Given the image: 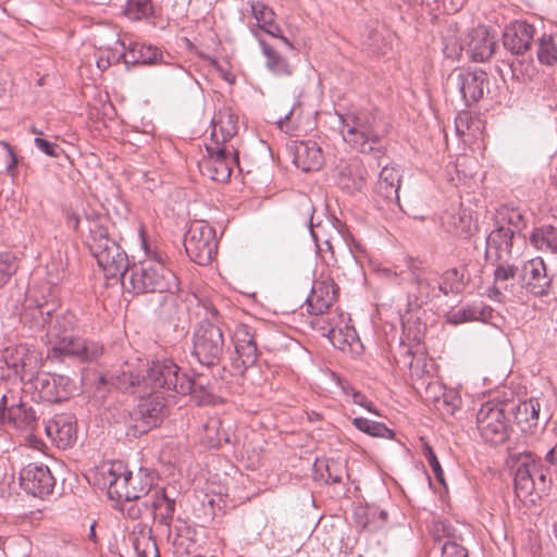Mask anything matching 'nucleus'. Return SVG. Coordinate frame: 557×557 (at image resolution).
Listing matches in <instances>:
<instances>
[{"instance_id":"bb28decb","label":"nucleus","mask_w":557,"mask_h":557,"mask_svg":"<svg viewBox=\"0 0 557 557\" xmlns=\"http://www.w3.org/2000/svg\"><path fill=\"white\" fill-rule=\"evenodd\" d=\"M515 236L504 224L497 225L486 237L485 258L488 261L508 260L511 257Z\"/></svg>"},{"instance_id":"f257e3e1","label":"nucleus","mask_w":557,"mask_h":557,"mask_svg":"<svg viewBox=\"0 0 557 557\" xmlns=\"http://www.w3.org/2000/svg\"><path fill=\"white\" fill-rule=\"evenodd\" d=\"M180 367L171 359L144 364L139 359L126 361L121 369L101 376L102 383L133 395L161 394L166 398L180 395L183 379Z\"/></svg>"},{"instance_id":"9b49d317","label":"nucleus","mask_w":557,"mask_h":557,"mask_svg":"<svg viewBox=\"0 0 557 557\" xmlns=\"http://www.w3.org/2000/svg\"><path fill=\"white\" fill-rule=\"evenodd\" d=\"M108 37L113 39L112 44H100V50L109 52L107 63L124 61L125 64H152L156 63L158 58L162 54L157 47L140 42H131L128 46L120 38L114 29H107Z\"/></svg>"},{"instance_id":"338daca9","label":"nucleus","mask_w":557,"mask_h":557,"mask_svg":"<svg viewBox=\"0 0 557 557\" xmlns=\"http://www.w3.org/2000/svg\"><path fill=\"white\" fill-rule=\"evenodd\" d=\"M122 511L126 512V516L132 520H137L143 517V509H140L139 504H132L128 507H122Z\"/></svg>"},{"instance_id":"4468645a","label":"nucleus","mask_w":557,"mask_h":557,"mask_svg":"<svg viewBox=\"0 0 557 557\" xmlns=\"http://www.w3.org/2000/svg\"><path fill=\"white\" fill-rule=\"evenodd\" d=\"M184 247L193 262L200 265L210 263L218 248L214 228L208 223L191 224L184 236Z\"/></svg>"},{"instance_id":"37998d69","label":"nucleus","mask_w":557,"mask_h":557,"mask_svg":"<svg viewBox=\"0 0 557 557\" xmlns=\"http://www.w3.org/2000/svg\"><path fill=\"white\" fill-rule=\"evenodd\" d=\"M465 285L463 272H460L457 268L446 270L438 278V290L444 296L460 293Z\"/></svg>"},{"instance_id":"13d9d810","label":"nucleus","mask_w":557,"mask_h":557,"mask_svg":"<svg viewBox=\"0 0 557 557\" xmlns=\"http://www.w3.org/2000/svg\"><path fill=\"white\" fill-rule=\"evenodd\" d=\"M541 410L540 401L536 398H530L518 405V414L524 416L527 422H536Z\"/></svg>"},{"instance_id":"4c0bfd02","label":"nucleus","mask_w":557,"mask_h":557,"mask_svg":"<svg viewBox=\"0 0 557 557\" xmlns=\"http://www.w3.org/2000/svg\"><path fill=\"white\" fill-rule=\"evenodd\" d=\"M400 177V169L398 166H383L379 174L376 193L388 201H398Z\"/></svg>"},{"instance_id":"09e8293b","label":"nucleus","mask_w":557,"mask_h":557,"mask_svg":"<svg viewBox=\"0 0 557 557\" xmlns=\"http://www.w3.org/2000/svg\"><path fill=\"white\" fill-rule=\"evenodd\" d=\"M499 224H504L505 228L511 230L517 235L524 227L525 222L523 214L518 209L510 208L504 209L499 213L497 225Z\"/></svg>"},{"instance_id":"3c124183","label":"nucleus","mask_w":557,"mask_h":557,"mask_svg":"<svg viewBox=\"0 0 557 557\" xmlns=\"http://www.w3.org/2000/svg\"><path fill=\"white\" fill-rule=\"evenodd\" d=\"M512 76L523 83L531 82L537 76V69L532 59L517 60L511 64Z\"/></svg>"},{"instance_id":"aec40b11","label":"nucleus","mask_w":557,"mask_h":557,"mask_svg":"<svg viewBox=\"0 0 557 557\" xmlns=\"http://www.w3.org/2000/svg\"><path fill=\"white\" fill-rule=\"evenodd\" d=\"M519 277L525 290L534 296L543 297L550 292L552 277L547 273L544 260L540 257L523 262Z\"/></svg>"},{"instance_id":"680f3d73","label":"nucleus","mask_w":557,"mask_h":557,"mask_svg":"<svg viewBox=\"0 0 557 557\" xmlns=\"http://www.w3.org/2000/svg\"><path fill=\"white\" fill-rule=\"evenodd\" d=\"M34 144L38 150L49 157L58 158L62 151L59 145L39 136L35 137Z\"/></svg>"},{"instance_id":"393cba45","label":"nucleus","mask_w":557,"mask_h":557,"mask_svg":"<svg viewBox=\"0 0 557 557\" xmlns=\"http://www.w3.org/2000/svg\"><path fill=\"white\" fill-rule=\"evenodd\" d=\"M367 170L360 159L351 158L337 165L336 184L349 195L361 193L366 187Z\"/></svg>"},{"instance_id":"2f4dec72","label":"nucleus","mask_w":557,"mask_h":557,"mask_svg":"<svg viewBox=\"0 0 557 557\" xmlns=\"http://www.w3.org/2000/svg\"><path fill=\"white\" fill-rule=\"evenodd\" d=\"M335 298L336 290L333 281L315 282L306 299L309 313L323 314L333 305Z\"/></svg>"},{"instance_id":"f704fd0d","label":"nucleus","mask_w":557,"mask_h":557,"mask_svg":"<svg viewBox=\"0 0 557 557\" xmlns=\"http://www.w3.org/2000/svg\"><path fill=\"white\" fill-rule=\"evenodd\" d=\"M442 226L450 234L467 237L472 233L471 214L463 209L446 210L441 216Z\"/></svg>"},{"instance_id":"8fccbe9b","label":"nucleus","mask_w":557,"mask_h":557,"mask_svg":"<svg viewBox=\"0 0 557 557\" xmlns=\"http://www.w3.org/2000/svg\"><path fill=\"white\" fill-rule=\"evenodd\" d=\"M480 120L473 117L470 112L461 111L455 119V129L458 136H475V131L480 128Z\"/></svg>"},{"instance_id":"58836bf2","label":"nucleus","mask_w":557,"mask_h":557,"mask_svg":"<svg viewBox=\"0 0 557 557\" xmlns=\"http://www.w3.org/2000/svg\"><path fill=\"white\" fill-rule=\"evenodd\" d=\"M530 242L537 250L557 252V227L550 224L534 227Z\"/></svg>"},{"instance_id":"5fc2aeb1","label":"nucleus","mask_w":557,"mask_h":557,"mask_svg":"<svg viewBox=\"0 0 557 557\" xmlns=\"http://www.w3.org/2000/svg\"><path fill=\"white\" fill-rule=\"evenodd\" d=\"M490 262L493 264L497 263V267L494 270V284L496 285H503L509 278H513L518 273L520 274L519 267L509 263L508 260Z\"/></svg>"},{"instance_id":"20e7f679","label":"nucleus","mask_w":557,"mask_h":557,"mask_svg":"<svg viewBox=\"0 0 557 557\" xmlns=\"http://www.w3.org/2000/svg\"><path fill=\"white\" fill-rule=\"evenodd\" d=\"M343 140L361 153L383 154L382 139L388 134L389 125L377 111L357 110L337 113Z\"/></svg>"},{"instance_id":"6ab92c4d","label":"nucleus","mask_w":557,"mask_h":557,"mask_svg":"<svg viewBox=\"0 0 557 557\" xmlns=\"http://www.w3.org/2000/svg\"><path fill=\"white\" fill-rule=\"evenodd\" d=\"M323 323L325 325L320 327L322 335L326 336L335 348L359 354L362 348L360 339L354 326L344 323L343 315L334 317L332 320L323 321Z\"/></svg>"},{"instance_id":"7ed1b4c3","label":"nucleus","mask_w":557,"mask_h":557,"mask_svg":"<svg viewBox=\"0 0 557 557\" xmlns=\"http://www.w3.org/2000/svg\"><path fill=\"white\" fill-rule=\"evenodd\" d=\"M156 478L154 471L148 468H139L134 474L120 460L104 462L95 473L96 484L116 503L148 499L157 487Z\"/></svg>"},{"instance_id":"423d86ee","label":"nucleus","mask_w":557,"mask_h":557,"mask_svg":"<svg viewBox=\"0 0 557 557\" xmlns=\"http://www.w3.org/2000/svg\"><path fill=\"white\" fill-rule=\"evenodd\" d=\"M88 235L85 243L106 277L117 278L128 270V257L114 238L109 235L108 220L95 211L85 212Z\"/></svg>"},{"instance_id":"f3484780","label":"nucleus","mask_w":557,"mask_h":557,"mask_svg":"<svg viewBox=\"0 0 557 557\" xmlns=\"http://www.w3.org/2000/svg\"><path fill=\"white\" fill-rule=\"evenodd\" d=\"M407 267L411 281L416 285V292L408 295V306L410 308H420L423 304L442 295L438 290V274L436 271L422 267V262L413 259L408 261Z\"/></svg>"},{"instance_id":"a211bd4d","label":"nucleus","mask_w":557,"mask_h":557,"mask_svg":"<svg viewBox=\"0 0 557 557\" xmlns=\"http://www.w3.org/2000/svg\"><path fill=\"white\" fill-rule=\"evenodd\" d=\"M20 485L27 494L42 499L53 492L55 479L47 466L34 462L21 470Z\"/></svg>"},{"instance_id":"e2e57ef3","label":"nucleus","mask_w":557,"mask_h":557,"mask_svg":"<svg viewBox=\"0 0 557 557\" xmlns=\"http://www.w3.org/2000/svg\"><path fill=\"white\" fill-rule=\"evenodd\" d=\"M298 106H299L298 103H295L293 106V108H290V110L287 113H285L283 116H281L277 120V125L282 131L289 133L290 131H293L297 127V122H294L293 117H294L295 109Z\"/></svg>"},{"instance_id":"cd10ccee","label":"nucleus","mask_w":557,"mask_h":557,"mask_svg":"<svg viewBox=\"0 0 557 557\" xmlns=\"http://www.w3.org/2000/svg\"><path fill=\"white\" fill-rule=\"evenodd\" d=\"M145 510L150 511V516L161 527H169L173 522L175 513V499L171 498L163 487L157 486L151 496L145 499Z\"/></svg>"},{"instance_id":"bf43d9fd","label":"nucleus","mask_w":557,"mask_h":557,"mask_svg":"<svg viewBox=\"0 0 557 557\" xmlns=\"http://www.w3.org/2000/svg\"><path fill=\"white\" fill-rule=\"evenodd\" d=\"M423 454H424V457L428 460L436 480L440 483L444 484L445 483L444 471H443L441 463H440L435 453L433 451L432 447L426 444L424 446Z\"/></svg>"},{"instance_id":"b1692460","label":"nucleus","mask_w":557,"mask_h":557,"mask_svg":"<svg viewBox=\"0 0 557 557\" xmlns=\"http://www.w3.org/2000/svg\"><path fill=\"white\" fill-rule=\"evenodd\" d=\"M535 28L525 21H515L505 27L503 46L515 55H523L534 40Z\"/></svg>"},{"instance_id":"864d4df0","label":"nucleus","mask_w":557,"mask_h":557,"mask_svg":"<svg viewBox=\"0 0 557 557\" xmlns=\"http://www.w3.org/2000/svg\"><path fill=\"white\" fill-rule=\"evenodd\" d=\"M16 270L15 256L12 252H0V288L9 283Z\"/></svg>"},{"instance_id":"6e6552de","label":"nucleus","mask_w":557,"mask_h":557,"mask_svg":"<svg viewBox=\"0 0 557 557\" xmlns=\"http://www.w3.org/2000/svg\"><path fill=\"white\" fill-rule=\"evenodd\" d=\"M76 317L66 311L52 314L47 324L46 338L53 357H72L79 361H96L103 347L94 341L75 336Z\"/></svg>"},{"instance_id":"de8ad7c7","label":"nucleus","mask_w":557,"mask_h":557,"mask_svg":"<svg viewBox=\"0 0 557 557\" xmlns=\"http://www.w3.org/2000/svg\"><path fill=\"white\" fill-rule=\"evenodd\" d=\"M124 13L133 21L147 18L153 14L151 0H127Z\"/></svg>"},{"instance_id":"79ce46f5","label":"nucleus","mask_w":557,"mask_h":557,"mask_svg":"<svg viewBox=\"0 0 557 557\" xmlns=\"http://www.w3.org/2000/svg\"><path fill=\"white\" fill-rule=\"evenodd\" d=\"M441 530L446 540L441 547V557H469L468 549L458 542V536L451 525L440 523Z\"/></svg>"},{"instance_id":"c85d7f7f","label":"nucleus","mask_w":557,"mask_h":557,"mask_svg":"<svg viewBox=\"0 0 557 557\" xmlns=\"http://www.w3.org/2000/svg\"><path fill=\"white\" fill-rule=\"evenodd\" d=\"M235 351L246 370L258 360V347L251 329L246 324L238 325L233 335Z\"/></svg>"},{"instance_id":"c9c22d12","label":"nucleus","mask_w":557,"mask_h":557,"mask_svg":"<svg viewBox=\"0 0 557 557\" xmlns=\"http://www.w3.org/2000/svg\"><path fill=\"white\" fill-rule=\"evenodd\" d=\"M191 394L199 404H207L213 396V387L203 374L187 376L183 374L180 386V395Z\"/></svg>"},{"instance_id":"a19ab883","label":"nucleus","mask_w":557,"mask_h":557,"mask_svg":"<svg viewBox=\"0 0 557 557\" xmlns=\"http://www.w3.org/2000/svg\"><path fill=\"white\" fill-rule=\"evenodd\" d=\"M536 58L542 65H557V41L552 34L544 33L537 38Z\"/></svg>"},{"instance_id":"ddd939ff","label":"nucleus","mask_w":557,"mask_h":557,"mask_svg":"<svg viewBox=\"0 0 557 557\" xmlns=\"http://www.w3.org/2000/svg\"><path fill=\"white\" fill-rule=\"evenodd\" d=\"M36 401L62 403L73 393L74 382L66 375L40 371L27 384Z\"/></svg>"},{"instance_id":"412c9836","label":"nucleus","mask_w":557,"mask_h":557,"mask_svg":"<svg viewBox=\"0 0 557 557\" xmlns=\"http://www.w3.org/2000/svg\"><path fill=\"white\" fill-rule=\"evenodd\" d=\"M139 403L133 412V419L138 423L136 428L141 433L157 426L163 417L168 398L161 394L137 395Z\"/></svg>"},{"instance_id":"603ef678","label":"nucleus","mask_w":557,"mask_h":557,"mask_svg":"<svg viewBox=\"0 0 557 557\" xmlns=\"http://www.w3.org/2000/svg\"><path fill=\"white\" fill-rule=\"evenodd\" d=\"M362 45L371 53L384 54L388 44L380 30L371 28L367 29Z\"/></svg>"},{"instance_id":"4be33fe9","label":"nucleus","mask_w":557,"mask_h":557,"mask_svg":"<svg viewBox=\"0 0 557 557\" xmlns=\"http://www.w3.org/2000/svg\"><path fill=\"white\" fill-rule=\"evenodd\" d=\"M208 159L202 164V172L212 181L226 182L232 174V165L237 162L236 157L232 158L224 145L212 144L207 146Z\"/></svg>"},{"instance_id":"69168bd1","label":"nucleus","mask_w":557,"mask_h":557,"mask_svg":"<svg viewBox=\"0 0 557 557\" xmlns=\"http://www.w3.org/2000/svg\"><path fill=\"white\" fill-rule=\"evenodd\" d=\"M64 215L67 227L72 228L75 232H78L81 224L79 214L72 210L71 208H67L64 210Z\"/></svg>"},{"instance_id":"473e14b6","label":"nucleus","mask_w":557,"mask_h":557,"mask_svg":"<svg viewBox=\"0 0 557 557\" xmlns=\"http://www.w3.org/2000/svg\"><path fill=\"white\" fill-rule=\"evenodd\" d=\"M259 46L264 58L265 69L274 76L287 78L294 75L296 65L292 64L282 53L264 39L259 38Z\"/></svg>"},{"instance_id":"1a4fd4ad","label":"nucleus","mask_w":557,"mask_h":557,"mask_svg":"<svg viewBox=\"0 0 557 557\" xmlns=\"http://www.w3.org/2000/svg\"><path fill=\"white\" fill-rule=\"evenodd\" d=\"M513 484L520 499L530 498L534 503V496L540 498L549 491L552 480L548 476V470L540 460H536L532 454H524L518 458Z\"/></svg>"},{"instance_id":"c03bdc74","label":"nucleus","mask_w":557,"mask_h":557,"mask_svg":"<svg viewBox=\"0 0 557 557\" xmlns=\"http://www.w3.org/2000/svg\"><path fill=\"white\" fill-rule=\"evenodd\" d=\"M352 424L360 432H363L373 437L392 440L395 436V432L387 428L384 423L372 421L363 417L354 418Z\"/></svg>"},{"instance_id":"7c9ffc66","label":"nucleus","mask_w":557,"mask_h":557,"mask_svg":"<svg viewBox=\"0 0 557 557\" xmlns=\"http://www.w3.org/2000/svg\"><path fill=\"white\" fill-rule=\"evenodd\" d=\"M496 41L490 30L484 26H478L469 33L467 52L475 62L488 60L495 50Z\"/></svg>"},{"instance_id":"0e129e2a","label":"nucleus","mask_w":557,"mask_h":557,"mask_svg":"<svg viewBox=\"0 0 557 557\" xmlns=\"http://www.w3.org/2000/svg\"><path fill=\"white\" fill-rule=\"evenodd\" d=\"M349 398L354 404L364 408L367 411L377 414V411L373 407L372 401L369 400L367 396L362 394L360 391L357 389L356 392H354Z\"/></svg>"},{"instance_id":"4d7b16f0","label":"nucleus","mask_w":557,"mask_h":557,"mask_svg":"<svg viewBox=\"0 0 557 557\" xmlns=\"http://www.w3.org/2000/svg\"><path fill=\"white\" fill-rule=\"evenodd\" d=\"M253 17L260 29L274 22V12L271 8L261 2H252L250 4Z\"/></svg>"},{"instance_id":"0eeeda50","label":"nucleus","mask_w":557,"mask_h":557,"mask_svg":"<svg viewBox=\"0 0 557 557\" xmlns=\"http://www.w3.org/2000/svg\"><path fill=\"white\" fill-rule=\"evenodd\" d=\"M88 235L85 243L106 277L117 278L128 270V257L114 238L109 235L108 220L95 211L85 212Z\"/></svg>"},{"instance_id":"2eb2a0df","label":"nucleus","mask_w":557,"mask_h":557,"mask_svg":"<svg viewBox=\"0 0 557 557\" xmlns=\"http://www.w3.org/2000/svg\"><path fill=\"white\" fill-rule=\"evenodd\" d=\"M3 360L25 386L40 372L44 366L41 352L27 344L7 347Z\"/></svg>"},{"instance_id":"6e6d98bb","label":"nucleus","mask_w":557,"mask_h":557,"mask_svg":"<svg viewBox=\"0 0 557 557\" xmlns=\"http://www.w3.org/2000/svg\"><path fill=\"white\" fill-rule=\"evenodd\" d=\"M437 408H443L448 414H454L461 405V398L454 389H445L442 396L435 398Z\"/></svg>"},{"instance_id":"ea45409f","label":"nucleus","mask_w":557,"mask_h":557,"mask_svg":"<svg viewBox=\"0 0 557 557\" xmlns=\"http://www.w3.org/2000/svg\"><path fill=\"white\" fill-rule=\"evenodd\" d=\"M51 315L52 310L47 306H27L21 314V321L30 330H41L47 327Z\"/></svg>"},{"instance_id":"5701e85b","label":"nucleus","mask_w":557,"mask_h":557,"mask_svg":"<svg viewBox=\"0 0 557 557\" xmlns=\"http://www.w3.org/2000/svg\"><path fill=\"white\" fill-rule=\"evenodd\" d=\"M45 432L58 448H70L77 440L76 419L71 413L55 414L45 422Z\"/></svg>"},{"instance_id":"39448f33","label":"nucleus","mask_w":557,"mask_h":557,"mask_svg":"<svg viewBox=\"0 0 557 557\" xmlns=\"http://www.w3.org/2000/svg\"><path fill=\"white\" fill-rule=\"evenodd\" d=\"M88 235L85 243L106 277L117 278L128 270V257L114 238L109 235L108 220L95 211L85 212Z\"/></svg>"},{"instance_id":"f03ea898","label":"nucleus","mask_w":557,"mask_h":557,"mask_svg":"<svg viewBox=\"0 0 557 557\" xmlns=\"http://www.w3.org/2000/svg\"><path fill=\"white\" fill-rule=\"evenodd\" d=\"M139 242L145 258L129 269L128 282L132 290L136 294L177 290V277L166 265V253L157 242L146 236L144 227L139 228Z\"/></svg>"},{"instance_id":"dca6fc26","label":"nucleus","mask_w":557,"mask_h":557,"mask_svg":"<svg viewBox=\"0 0 557 557\" xmlns=\"http://www.w3.org/2000/svg\"><path fill=\"white\" fill-rule=\"evenodd\" d=\"M476 425L485 442L497 445L508 438L509 420L500 404H483L476 414Z\"/></svg>"},{"instance_id":"052dcab7","label":"nucleus","mask_w":557,"mask_h":557,"mask_svg":"<svg viewBox=\"0 0 557 557\" xmlns=\"http://www.w3.org/2000/svg\"><path fill=\"white\" fill-rule=\"evenodd\" d=\"M325 472L326 475L324 473H321L320 475V479L323 480L325 483H339L344 474V470L335 461L326 462Z\"/></svg>"},{"instance_id":"a878e982","label":"nucleus","mask_w":557,"mask_h":557,"mask_svg":"<svg viewBox=\"0 0 557 557\" xmlns=\"http://www.w3.org/2000/svg\"><path fill=\"white\" fill-rule=\"evenodd\" d=\"M487 74L481 69L462 70L457 74L456 86L466 106L478 102L484 95Z\"/></svg>"},{"instance_id":"72a5a7b5","label":"nucleus","mask_w":557,"mask_h":557,"mask_svg":"<svg viewBox=\"0 0 557 557\" xmlns=\"http://www.w3.org/2000/svg\"><path fill=\"white\" fill-rule=\"evenodd\" d=\"M493 318V309L484 302H472L447 314V321L451 324L480 321L487 322Z\"/></svg>"},{"instance_id":"a18cd8bd","label":"nucleus","mask_w":557,"mask_h":557,"mask_svg":"<svg viewBox=\"0 0 557 557\" xmlns=\"http://www.w3.org/2000/svg\"><path fill=\"white\" fill-rule=\"evenodd\" d=\"M163 528L166 532L168 542L177 546H184V541L191 540L194 533L188 523L181 518L176 520L173 519V522H170L169 527Z\"/></svg>"},{"instance_id":"49530a36","label":"nucleus","mask_w":557,"mask_h":557,"mask_svg":"<svg viewBox=\"0 0 557 557\" xmlns=\"http://www.w3.org/2000/svg\"><path fill=\"white\" fill-rule=\"evenodd\" d=\"M356 523L366 530H377V507L375 506H360L354 512Z\"/></svg>"},{"instance_id":"f8f14e48","label":"nucleus","mask_w":557,"mask_h":557,"mask_svg":"<svg viewBox=\"0 0 557 557\" xmlns=\"http://www.w3.org/2000/svg\"><path fill=\"white\" fill-rule=\"evenodd\" d=\"M0 424L33 433L38 426V417L34 408L22 400L18 391L8 389L0 397Z\"/></svg>"},{"instance_id":"774afa93","label":"nucleus","mask_w":557,"mask_h":557,"mask_svg":"<svg viewBox=\"0 0 557 557\" xmlns=\"http://www.w3.org/2000/svg\"><path fill=\"white\" fill-rule=\"evenodd\" d=\"M545 461L557 474V443L546 453Z\"/></svg>"},{"instance_id":"9d476101","label":"nucleus","mask_w":557,"mask_h":557,"mask_svg":"<svg viewBox=\"0 0 557 557\" xmlns=\"http://www.w3.org/2000/svg\"><path fill=\"white\" fill-rule=\"evenodd\" d=\"M213 321L208 319L198 323L193 335V356L206 367L216 364L224 350V337L218 324V311L212 309Z\"/></svg>"},{"instance_id":"c756f323","label":"nucleus","mask_w":557,"mask_h":557,"mask_svg":"<svg viewBox=\"0 0 557 557\" xmlns=\"http://www.w3.org/2000/svg\"><path fill=\"white\" fill-rule=\"evenodd\" d=\"M324 162L321 147L314 140H301L294 146V163L304 172L317 171Z\"/></svg>"},{"instance_id":"e433bc0d","label":"nucleus","mask_w":557,"mask_h":557,"mask_svg":"<svg viewBox=\"0 0 557 557\" xmlns=\"http://www.w3.org/2000/svg\"><path fill=\"white\" fill-rule=\"evenodd\" d=\"M237 133V117L230 111H220L212 119L211 139L213 144L224 145Z\"/></svg>"}]
</instances>
